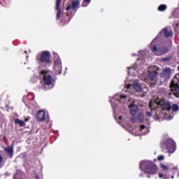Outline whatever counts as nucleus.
<instances>
[{"instance_id":"cd10ccee","label":"nucleus","mask_w":179,"mask_h":179,"mask_svg":"<svg viewBox=\"0 0 179 179\" xmlns=\"http://www.w3.org/2000/svg\"><path fill=\"white\" fill-rule=\"evenodd\" d=\"M140 128H141V131H143V129H146V126H145V125H141V126L140 127Z\"/></svg>"},{"instance_id":"f257e3e1","label":"nucleus","mask_w":179,"mask_h":179,"mask_svg":"<svg viewBox=\"0 0 179 179\" xmlns=\"http://www.w3.org/2000/svg\"><path fill=\"white\" fill-rule=\"evenodd\" d=\"M145 174H151L152 176L157 173V166L153 162L143 161L140 162V169H143Z\"/></svg>"},{"instance_id":"2eb2a0df","label":"nucleus","mask_w":179,"mask_h":179,"mask_svg":"<svg viewBox=\"0 0 179 179\" xmlns=\"http://www.w3.org/2000/svg\"><path fill=\"white\" fill-rule=\"evenodd\" d=\"M130 108V114H131L133 115V117H135V115H136V113H138V106L134 105V104H131L129 106Z\"/></svg>"},{"instance_id":"f03ea898","label":"nucleus","mask_w":179,"mask_h":179,"mask_svg":"<svg viewBox=\"0 0 179 179\" xmlns=\"http://www.w3.org/2000/svg\"><path fill=\"white\" fill-rule=\"evenodd\" d=\"M36 61H38V64H52V61L51 60V52L47 50L43 51L41 57H36Z\"/></svg>"},{"instance_id":"aec40b11","label":"nucleus","mask_w":179,"mask_h":179,"mask_svg":"<svg viewBox=\"0 0 179 179\" xmlns=\"http://www.w3.org/2000/svg\"><path fill=\"white\" fill-rule=\"evenodd\" d=\"M15 124H17L20 127H24L26 125V123L23 120L19 119L15 120Z\"/></svg>"},{"instance_id":"473e14b6","label":"nucleus","mask_w":179,"mask_h":179,"mask_svg":"<svg viewBox=\"0 0 179 179\" xmlns=\"http://www.w3.org/2000/svg\"><path fill=\"white\" fill-rule=\"evenodd\" d=\"M119 120H122V116H120Z\"/></svg>"},{"instance_id":"ddd939ff","label":"nucleus","mask_w":179,"mask_h":179,"mask_svg":"<svg viewBox=\"0 0 179 179\" xmlns=\"http://www.w3.org/2000/svg\"><path fill=\"white\" fill-rule=\"evenodd\" d=\"M54 64H55V69H57V68L59 71V73H61V72H62V65L61 64V59L56 58L55 59Z\"/></svg>"},{"instance_id":"4be33fe9","label":"nucleus","mask_w":179,"mask_h":179,"mask_svg":"<svg viewBox=\"0 0 179 179\" xmlns=\"http://www.w3.org/2000/svg\"><path fill=\"white\" fill-rule=\"evenodd\" d=\"M171 109H172V111H173V112L178 111V110H179L178 105L176 103L173 104L171 106Z\"/></svg>"},{"instance_id":"a878e982","label":"nucleus","mask_w":179,"mask_h":179,"mask_svg":"<svg viewBox=\"0 0 179 179\" xmlns=\"http://www.w3.org/2000/svg\"><path fill=\"white\" fill-rule=\"evenodd\" d=\"M162 61H164V62H167V61H170V58L165 57V58L162 59Z\"/></svg>"},{"instance_id":"9d476101","label":"nucleus","mask_w":179,"mask_h":179,"mask_svg":"<svg viewBox=\"0 0 179 179\" xmlns=\"http://www.w3.org/2000/svg\"><path fill=\"white\" fill-rule=\"evenodd\" d=\"M161 78H165V79H170L171 78V70L169 68L165 69L160 73Z\"/></svg>"},{"instance_id":"bb28decb","label":"nucleus","mask_w":179,"mask_h":179,"mask_svg":"<svg viewBox=\"0 0 179 179\" xmlns=\"http://www.w3.org/2000/svg\"><path fill=\"white\" fill-rule=\"evenodd\" d=\"M147 117H152V113L149 111L146 112Z\"/></svg>"},{"instance_id":"0eeeda50","label":"nucleus","mask_w":179,"mask_h":179,"mask_svg":"<svg viewBox=\"0 0 179 179\" xmlns=\"http://www.w3.org/2000/svg\"><path fill=\"white\" fill-rule=\"evenodd\" d=\"M80 8V1L79 0H73L71 1V4H69L67 7L66 8V10H69L70 9H73L74 10H76L77 9H79Z\"/></svg>"},{"instance_id":"4468645a","label":"nucleus","mask_w":179,"mask_h":179,"mask_svg":"<svg viewBox=\"0 0 179 179\" xmlns=\"http://www.w3.org/2000/svg\"><path fill=\"white\" fill-rule=\"evenodd\" d=\"M4 151L6 153L7 156L10 157V159H12L13 157V147H7L4 148Z\"/></svg>"},{"instance_id":"9b49d317","label":"nucleus","mask_w":179,"mask_h":179,"mask_svg":"<svg viewBox=\"0 0 179 179\" xmlns=\"http://www.w3.org/2000/svg\"><path fill=\"white\" fill-rule=\"evenodd\" d=\"M162 34H164V37H166V38H169V37H173V32L171 31H169L167 28L162 29V31L158 34V36L160 37Z\"/></svg>"},{"instance_id":"6ab92c4d","label":"nucleus","mask_w":179,"mask_h":179,"mask_svg":"<svg viewBox=\"0 0 179 179\" xmlns=\"http://www.w3.org/2000/svg\"><path fill=\"white\" fill-rule=\"evenodd\" d=\"M167 10V6L166 4H161L158 6L159 12H164Z\"/></svg>"},{"instance_id":"5701e85b","label":"nucleus","mask_w":179,"mask_h":179,"mask_svg":"<svg viewBox=\"0 0 179 179\" xmlns=\"http://www.w3.org/2000/svg\"><path fill=\"white\" fill-rule=\"evenodd\" d=\"M160 167L164 171H167V170L169 169L168 166L164 164H160Z\"/></svg>"},{"instance_id":"393cba45","label":"nucleus","mask_w":179,"mask_h":179,"mask_svg":"<svg viewBox=\"0 0 179 179\" xmlns=\"http://www.w3.org/2000/svg\"><path fill=\"white\" fill-rule=\"evenodd\" d=\"M164 160V155H159L157 157V161L158 162H163Z\"/></svg>"},{"instance_id":"dca6fc26","label":"nucleus","mask_w":179,"mask_h":179,"mask_svg":"<svg viewBox=\"0 0 179 179\" xmlns=\"http://www.w3.org/2000/svg\"><path fill=\"white\" fill-rule=\"evenodd\" d=\"M155 40H156V38H155L152 43L151 45L150 46V48L151 50V51H152V52L155 55H157V54H159V47H157V45H152V44H153V43H155Z\"/></svg>"},{"instance_id":"2f4dec72","label":"nucleus","mask_w":179,"mask_h":179,"mask_svg":"<svg viewBox=\"0 0 179 179\" xmlns=\"http://www.w3.org/2000/svg\"><path fill=\"white\" fill-rule=\"evenodd\" d=\"M159 178H163V174L162 173H159Z\"/></svg>"},{"instance_id":"b1692460","label":"nucleus","mask_w":179,"mask_h":179,"mask_svg":"<svg viewBox=\"0 0 179 179\" xmlns=\"http://www.w3.org/2000/svg\"><path fill=\"white\" fill-rule=\"evenodd\" d=\"M134 89H135L137 92H141V90H142V88L141 87V85H139V84H136V85H134Z\"/></svg>"},{"instance_id":"412c9836","label":"nucleus","mask_w":179,"mask_h":179,"mask_svg":"<svg viewBox=\"0 0 179 179\" xmlns=\"http://www.w3.org/2000/svg\"><path fill=\"white\" fill-rule=\"evenodd\" d=\"M90 2H92V0H83L82 3L83 8H86V6L90 3Z\"/></svg>"},{"instance_id":"a211bd4d","label":"nucleus","mask_w":179,"mask_h":179,"mask_svg":"<svg viewBox=\"0 0 179 179\" xmlns=\"http://www.w3.org/2000/svg\"><path fill=\"white\" fill-rule=\"evenodd\" d=\"M156 106H157V103H156V101L153 102V101H150L149 103V108L150 110H156Z\"/></svg>"},{"instance_id":"c85d7f7f","label":"nucleus","mask_w":179,"mask_h":179,"mask_svg":"<svg viewBox=\"0 0 179 179\" xmlns=\"http://www.w3.org/2000/svg\"><path fill=\"white\" fill-rule=\"evenodd\" d=\"M3 161V157H2V155H0V164L1 163H2Z\"/></svg>"},{"instance_id":"c9c22d12","label":"nucleus","mask_w":179,"mask_h":179,"mask_svg":"<svg viewBox=\"0 0 179 179\" xmlns=\"http://www.w3.org/2000/svg\"><path fill=\"white\" fill-rule=\"evenodd\" d=\"M147 177H148V178H150V176H149V175Z\"/></svg>"},{"instance_id":"c756f323","label":"nucleus","mask_w":179,"mask_h":179,"mask_svg":"<svg viewBox=\"0 0 179 179\" xmlns=\"http://www.w3.org/2000/svg\"><path fill=\"white\" fill-rule=\"evenodd\" d=\"M120 99H127V96L126 95H121L120 96Z\"/></svg>"},{"instance_id":"72a5a7b5","label":"nucleus","mask_w":179,"mask_h":179,"mask_svg":"<svg viewBox=\"0 0 179 179\" xmlns=\"http://www.w3.org/2000/svg\"><path fill=\"white\" fill-rule=\"evenodd\" d=\"M29 121V119H25V122H27Z\"/></svg>"},{"instance_id":"7c9ffc66","label":"nucleus","mask_w":179,"mask_h":179,"mask_svg":"<svg viewBox=\"0 0 179 179\" xmlns=\"http://www.w3.org/2000/svg\"><path fill=\"white\" fill-rule=\"evenodd\" d=\"M131 122L134 123L135 122V117H131Z\"/></svg>"},{"instance_id":"39448f33","label":"nucleus","mask_w":179,"mask_h":179,"mask_svg":"<svg viewBox=\"0 0 179 179\" xmlns=\"http://www.w3.org/2000/svg\"><path fill=\"white\" fill-rule=\"evenodd\" d=\"M148 80H150V87H155L157 85V72L149 71Z\"/></svg>"},{"instance_id":"423d86ee","label":"nucleus","mask_w":179,"mask_h":179,"mask_svg":"<svg viewBox=\"0 0 179 179\" xmlns=\"http://www.w3.org/2000/svg\"><path fill=\"white\" fill-rule=\"evenodd\" d=\"M164 145L169 153H174L176 152V142L172 139H168L165 141Z\"/></svg>"},{"instance_id":"6e6552de","label":"nucleus","mask_w":179,"mask_h":179,"mask_svg":"<svg viewBox=\"0 0 179 179\" xmlns=\"http://www.w3.org/2000/svg\"><path fill=\"white\" fill-rule=\"evenodd\" d=\"M171 92H173L176 97H179V84L176 83L174 80H172L170 84Z\"/></svg>"},{"instance_id":"20e7f679","label":"nucleus","mask_w":179,"mask_h":179,"mask_svg":"<svg viewBox=\"0 0 179 179\" xmlns=\"http://www.w3.org/2000/svg\"><path fill=\"white\" fill-rule=\"evenodd\" d=\"M155 101L157 106H160L164 111H166V110L167 111H170L171 110V105L170 104V101L166 99H160L159 98H157Z\"/></svg>"},{"instance_id":"f704fd0d","label":"nucleus","mask_w":179,"mask_h":179,"mask_svg":"<svg viewBox=\"0 0 179 179\" xmlns=\"http://www.w3.org/2000/svg\"><path fill=\"white\" fill-rule=\"evenodd\" d=\"M36 179H38V175H36Z\"/></svg>"},{"instance_id":"f8f14e48","label":"nucleus","mask_w":179,"mask_h":179,"mask_svg":"<svg viewBox=\"0 0 179 179\" xmlns=\"http://www.w3.org/2000/svg\"><path fill=\"white\" fill-rule=\"evenodd\" d=\"M61 2H62V0H56V7L55 9L57 11L56 15V19L57 20H59V17H61Z\"/></svg>"},{"instance_id":"f3484780","label":"nucleus","mask_w":179,"mask_h":179,"mask_svg":"<svg viewBox=\"0 0 179 179\" xmlns=\"http://www.w3.org/2000/svg\"><path fill=\"white\" fill-rule=\"evenodd\" d=\"M169 51V48L167 47H159V52L157 55H163V54H166Z\"/></svg>"},{"instance_id":"1a4fd4ad","label":"nucleus","mask_w":179,"mask_h":179,"mask_svg":"<svg viewBox=\"0 0 179 179\" xmlns=\"http://www.w3.org/2000/svg\"><path fill=\"white\" fill-rule=\"evenodd\" d=\"M36 118L38 122H44L45 121V111L40 110L36 113Z\"/></svg>"},{"instance_id":"7ed1b4c3","label":"nucleus","mask_w":179,"mask_h":179,"mask_svg":"<svg viewBox=\"0 0 179 179\" xmlns=\"http://www.w3.org/2000/svg\"><path fill=\"white\" fill-rule=\"evenodd\" d=\"M41 75L43 76V81L44 86H51L52 85V76L50 74V70H41Z\"/></svg>"},{"instance_id":"e433bc0d","label":"nucleus","mask_w":179,"mask_h":179,"mask_svg":"<svg viewBox=\"0 0 179 179\" xmlns=\"http://www.w3.org/2000/svg\"><path fill=\"white\" fill-rule=\"evenodd\" d=\"M127 88H128V89H129V86H127Z\"/></svg>"}]
</instances>
